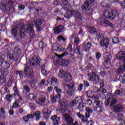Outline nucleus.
<instances>
[{"label":"nucleus","instance_id":"nucleus-42","mask_svg":"<svg viewBox=\"0 0 125 125\" xmlns=\"http://www.w3.org/2000/svg\"><path fill=\"white\" fill-rule=\"evenodd\" d=\"M1 74L3 76H7L8 75V71L6 69H1Z\"/></svg>","mask_w":125,"mask_h":125},{"label":"nucleus","instance_id":"nucleus-37","mask_svg":"<svg viewBox=\"0 0 125 125\" xmlns=\"http://www.w3.org/2000/svg\"><path fill=\"white\" fill-rule=\"evenodd\" d=\"M20 107V105L19 104V103L18 101H16L15 102L13 103V104L12 106V108H19Z\"/></svg>","mask_w":125,"mask_h":125},{"label":"nucleus","instance_id":"nucleus-63","mask_svg":"<svg viewBox=\"0 0 125 125\" xmlns=\"http://www.w3.org/2000/svg\"><path fill=\"white\" fill-rule=\"evenodd\" d=\"M43 42H42V41H40L39 42V46L40 48H42V47H43Z\"/></svg>","mask_w":125,"mask_h":125},{"label":"nucleus","instance_id":"nucleus-21","mask_svg":"<svg viewBox=\"0 0 125 125\" xmlns=\"http://www.w3.org/2000/svg\"><path fill=\"white\" fill-rule=\"evenodd\" d=\"M87 29L89 30V32L92 35H96V34H98L97 30L93 26H88Z\"/></svg>","mask_w":125,"mask_h":125},{"label":"nucleus","instance_id":"nucleus-12","mask_svg":"<svg viewBox=\"0 0 125 125\" xmlns=\"http://www.w3.org/2000/svg\"><path fill=\"white\" fill-rule=\"evenodd\" d=\"M97 22H98V23H100V24H106V25H108V26L112 27V28L114 27V25L112 23L104 18H100L97 20Z\"/></svg>","mask_w":125,"mask_h":125},{"label":"nucleus","instance_id":"nucleus-56","mask_svg":"<svg viewBox=\"0 0 125 125\" xmlns=\"http://www.w3.org/2000/svg\"><path fill=\"white\" fill-rule=\"evenodd\" d=\"M67 49L68 50V51H69V52H72V50H73V47H72V44H69L67 48Z\"/></svg>","mask_w":125,"mask_h":125},{"label":"nucleus","instance_id":"nucleus-14","mask_svg":"<svg viewBox=\"0 0 125 125\" xmlns=\"http://www.w3.org/2000/svg\"><path fill=\"white\" fill-rule=\"evenodd\" d=\"M52 47L53 50L58 51L59 52H60L61 51H64V50H65V48L62 47V46L59 45L58 43H55L53 44Z\"/></svg>","mask_w":125,"mask_h":125},{"label":"nucleus","instance_id":"nucleus-40","mask_svg":"<svg viewBox=\"0 0 125 125\" xmlns=\"http://www.w3.org/2000/svg\"><path fill=\"white\" fill-rule=\"evenodd\" d=\"M95 104L97 107L102 106V102H101L100 100H97L94 101Z\"/></svg>","mask_w":125,"mask_h":125},{"label":"nucleus","instance_id":"nucleus-58","mask_svg":"<svg viewBox=\"0 0 125 125\" xmlns=\"http://www.w3.org/2000/svg\"><path fill=\"white\" fill-rule=\"evenodd\" d=\"M92 13V9L89 8L88 10H86V14L88 15H90Z\"/></svg>","mask_w":125,"mask_h":125},{"label":"nucleus","instance_id":"nucleus-1","mask_svg":"<svg viewBox=\"0 0 125 125\" xmlns=\"http://www.w3.org/2000/svg\"><path fill=\"white\" fill-rule=\"evenodd\" d=\"M20 30L19 31V35L20 39L25 38L26 36V32L31 35L30 36V39H33L35 37L34 35V28H33V24H26L24 26V24L22 23V25L21 27H19Z\"/></svg>","mask_w":125,"mask_h":125},{"label":"nucleus","instance_id":"nucleus-15","mask_svg":"<svg viewBox=\"0 0 125 125\" xmlns=\"http://www.w3.org/2000/svg\"><path fill=\"white\" fill-rule=\"evenodd\" d=\"M63 30H64V27L62 25H60L54 28V32L56 34H60Z\"/></svg>","mask_w":125,"mask_h":125},{"label":"nucleus","instance_id":"nucleus-60","mask_svg":"<svg viewBox=\"0 0 125 125\" xmlns=\"http://www.w3.org/2000/svg\"><path fill=\"white\" fill-rule=\"evenodd\" d=\"M96 59L99 60L100 57H101V54L99 52L96 53Z\"/></svg>","mask_w":125,"mask_h":125},{"label":"nucleus","instance_id":"nucleus-61","mask_svg":"<svg viewBox=\"0 0 125 125\" xmlns=\"http://www.w3.org/2000/svg\"><path fill=\"white\" fill-rule=\"evenodd\" d=\"M87 119H88V118H87V117H84V116H83V118H82V123H86V122H87V121H88L87 120Z\"/></svg>","mask_w":125,"mask_h":125},{"label":"nucleus","instance_id":"nucleus-27","mask_svg":"<svg viewBox=\"0 0 125 125\" xmlns=\"http://www.w3.org/2000/svg\"><path fill=\"white\" fill-rule=\"evenodd\" d=\"M86 113H85V117L87 118H89L90 117V113L93 112L92 109L89 108V107H86Z\"/></svg>","mask_w":125,"mask_h":125},{"label":"nucleus","instance_id":"nucleus-9","mask_svg":"<svg viewBox=\"0 0 125 125\" xmlns=\"http://www.w3.org/2000/svg\"><path fill=\"white\" fill-rule=\"evenodd\" d=\"M22 26H23V23L20 22L18 24L15 25L14 27L12 28L11 34L13 37L16 38V37L18 36V30H17V29H19V28H20V27H22Z\"/></svg>","mask_w":125,"mask_h":125},{"label":"nucleus","instance_id":"nucleus-5","mask_svg":"<svg viewBox=\"0 0 125 125\" xmlns=\"http://www.w3.org/2000/svg\"><path fill=\"white\" fill-rule=\"evenodd\" d=\"M66 86L67 87L66 94L69 97H74L75 96V83L72 82L69 84H66Z\"/></svg>","mask_w":125,"mask_h":125},{"label":"nucleus","instance_id":"nucleus-50","mask_svg":"<svg viewBox=\"0 0 125 125\" xmlns=\"http://www.w3.org/2000/svg\"><path fill=\"white\" fill-rule=\"evenodd\" d=\"M23 89L25 90L27 93H29V92H30V88H29V86L27 85L23 86Z\"/></svg>","mask_w":125,"mask_h":125},{"label":"nucleus","instance_id":"nucleus-41","mask_svg":"<svg viewBox=\"0 0 125 125\" xmlns=\"http://www.w3.org/2000/svg\"><path fill=\"white\" fill-rule=\"evenodd\" d=\"M13 97V95H7L5 96V99L8 102H11V100L10 98H12Z\"/></svg>","mask_w":125,"mask_h":125},{"label":"nucleus","instance_id":"nucleus-38","mask_svg":"<svg viewBox=\"0 0 125 125\" xmlns=\"http://www.w3.org/2000/svg\"><path fill=\"white\" fill-rule=\"evenodd\" d=\"M6 82V78L4 76H0V83H4Z\"/></svg>","mask_w":125,"mask_h":125},{"label":"nucleus","instance_id":"nucleus-31","mask_svg":"<svg viewBox=\"0 0 125 125\" xmlns=\"http://www.w3.org/2000/svg\"><path fill=\"white\" fill-rule=\"evenodd\" d=\"M104 15L106 18H110L111 19V16H112V15H111V12L110 11H105L104 12Z\"/></svg>","mask_w":125,"mask_h":125},{"label":"nucleus","instance_id":"nucleus-57","mask_svg":"<svg viewBox=\"0 0 125 125\" xmlns=\"http://www.w3.org/2000/svg\"><path fill=\"white\" fill-rule=\"evenodd\" d=\"M45 83V80L43 79L41 81V83H38L39 85H41V86H42L44 85V84Z\"/></svg>","mask_w":125,"mask_h":125},{"label":"nucleus","instance_id":"nucleus-62","mask_svg":"<svg viewBox=\"0 0 125 125\" xmlns=\"http://www.w3.org/2000/svg\"><path fill=\"white\" fill-rule=\"evenodd\" d=\"M70 62H71L69 60H64V63L65 64V66H69Z\"/></svg>","mask_w":125,"mask_h":125},{"label":"nucleus","instance_id":"nucleus-18","mask_svg":"<svg viewBox=\"0 0 125 125\" xmlns=\"http://www.w3.org/2000/svg\"><path fill=\"white\" fill-rule=\"evenodd\" d=\"M54 89L55 90L57 93H58L57 95H56V98L58 99H60V98H61V93H62V90H61V89L58 87L57 85L54 87Z\"/></svg>","mask_w":125,"mask_h":125},{"label":"nucleus","instance_id":"nucleus-13","mask_svg":"<svg viewBox=\"0 0 125 125\" xmlns=\"http://www.w3.org/2000/svg\"><path fill=\"white\" fill-rule=\"evenodd\" d=\"M35 24H36V28L37 29V32H40V31H42V27H41V25L42 24V20L41 19H38L34 21Z\"/></svg>","mask_w":125,"mask_h":125},{"label":"nucleus","instance_id":"nucleus-33","mask_svg":"<svg viewBox=\"0 0 125 125\" xmlns=\"http://www.w3.org/2000/svg\"><path fill=\"white\" fill-rule=\"evenodd\" d=\"M51 81L53 83H55L56 84V86L58 85V84H59V80H57V78L53 77L51 79Z\"/></svg>","mask_w":125,"mask_h":125},{"label":"nucleus","instance_id":"nucleus-2","mask_svg":"<svg viewBox=\"0 0 125 125\" xmlns=\"http://www.w3.org/2000/svg\"><path fill=\"white\" fill-rule=\"evenodd\" d=\"M116 58L119 59L120 61H122L124 63L123 66L121 63H117V66L118 67L117 73L118 74H124L125 72V52L123 51H119L116 55Z\"/></svg>","mask_w":125,"mask_h":125},{"label":"nucleus","instance_id":"nucleus-30","mask_svg":"<svg viewBox=\"0 0 125 125\" xmlns=\"http://www.w3.org/2000/svg\"><path fill=\"white\" fill-rule=\"evenodd\" d=\"M68 54V52L65 51L62 55H58L57 54H55V55H56V56H57V57H58L59 58H62V57L67 56Z\"/></svg>","mask_w":125,"mask_h":125},{"label":"nucleus","instance_id":"nucleus-46","mask_svg":"<svg viewBox=\"0 0 125 125\" xmlns=\"http://www.w3.org/2000/svg\"><path fill=\"white\" fill-rule=\"evenodd\" d=\"M39 101L40 102V103H42V104H44L45 103V101L46 100L45 97H41L40 99H39Z\"/></svg>","mask_w":125,"mask_h":125},{"label":"nucleus","instance_id":"nucleus-23","mask_svg":"<svg viewBox=\"0 0 125 125\" xmlns=\"http://www.w3.org/2000/svg\"><path fill=\"white\" fill-rule=\"evenodd\" d=\"M111 58H112V56L110 54L105 56L104 57V63L107 65L111 64Z\"/></svg>","mask_w":125,"mask_h":125},{"label":"nucleus","instance_id":"nucleus-22","mask_svg":"<svg viewBox=\"0 0 125 125\" xmlns=\"http://www.w3.org/2000/svg\"><path fill=\"white\" fill-rule=\"evenodd\" d=\"M61 105V111L62 112H65L66 110H67V104H66V102L65 101H62L60 103Z\"/></svg>","mask_w":125,"mask_h":125},{"label":"nucleus","instance_id":"nucleus-39","mask_svg":"<svg viewBox=\"0 0 125 125\" xmlns=\"http://www.w3.org/2000/svg\"><path fill=\"white\" fill-rule=\"evenodd\" d=\"M110 100V105L112 107H114V105L117 103V100L115 99H109Z\"/></svg>","mask_w":125,"mask_h":125},{"label":"nucleus","instance_id":"nucleus-19","mask_svg":"<svg viewBox=\"0 0 125 125\" xmlns=\"http://www.w3.org/2000/svg\"><path fill=\"white\" fill-rule=\"evenodd\" d=\"M13 53H14L17 58H19V56L21 55V49H20L18 47L15 46L13 51Z\"/></svg>","mask_w":125,"mask_h":125},{"label":"nucleus","instance_id":"nucleus-44","mask_svg":"<svg viewBox=\"0 0 125 125\" xmlns=\"http://www.w3.org/2000/svg\"><path fill=\"white\" fill-rule=\"evenodd\" d=\"M81 46H78L75 48L74 51L77 54H81Z\"/></svg>","mask_w":125,"mask_h":125},{"label":"nucleus","instance_id":"nucleus-24","mask_svg":"<svg viewBox=\"0 0 125 125\" xmlns=\"http://www.w3.org/2000/svg\"><path fill=\"white\" fill-rule=\"evenodd\" d=\"M91 43L90 42H88L86 44L83 45V49L85 50V51H88L90 49V48L92 46Z\"/></svg>","mask_w":125,"mask_h":125},{"label":"nucleus","instance_id":"nucleus-3","mask_svg":"<svg viewBox=\"0 0 125 125\" xmlns=\"http://www.w3.org/2000/svg\"><path fill=\"white\" fill-rule=\"evenodd\" d=\"M14 3L11 0H7L5 3L3 0H0V9L9 12L13 7Z\"/></svg>","mask_w":125,"mask_h":125},{"label":"nucleus","instance_id":"nucleus-47","mask_svg":"<svg viewBox=\"0 0 125 125\" xmlns=\"http://www.w3.org/2000/svg\"><path fill=\"white\" fill-rule=\"evenodd\" d=\"M112 42L113 43H118V42H120V40L117 37H113L112 38Z\"/></svg>","mask_w":125,"mask_h":125},{"label":"nucleus","instance_id":"nucleus-6","mask_svg":"<svg viewBox=\"0 0 125 125\" xmlns=\"http://www.w3.org/2000/svg\"><path fill=\"white\" fill-rule=\"evenodd\" d=\"M88 80L92 81L95 84H97L100 82L99 76L94 72L88 74Z\"/></svg>","mask_w":125,"mask_h":125},{"label":"nucleus","instance_id":"nucleus-8","mask_svg":"<svg viewBox=\"0 0 125 125\" xmlns=\"http://www.w3.org/2000/svg\"><path fill=\"white\" fill-rule=\"evenodd\" d=\"M23 74L25 75L26 78L30 80H32L34 78V71H33V69H30L29 66L25 67Z\"/></svg>","mask_w":125,"mask_h":125},{"label":"nucleus","instance_id":"nucleus-28","mask_svg":"<svg viewBox=\"0 0 125 125\" xmlns=\"http://www.w3.org/2000/svg\"><path fill=\"white\" fill-rule=\"evenodd\" d=\"M7 56L9 60H15V61H17V58H18L17 57H14V56L12 53H8Z\"/></svg>","mask_w":125,"mask_h":125},{"label":"nucleus","instance_id":"nucleus-49","mask_svg":"<svg viewBox=\"0 0 125 125\" xmlns=\"http://www.w3.org/2000/svg\"><path fill=\"white\" fill-rule=\"evenodd\" d=\"M61 40H62V41H63V42H65V41H66V39H65V38L63 37V36L62 35H60V36H59L58 37V41L60 42V41H61Z\"/></svg>","mask_w":125,"mask_h":125},{"label":"nucleus","instance_id":"nucleus-48","mask_svg":"<svg viewBox=\"0 0 125 125\" xmlns=\"http://www.w3.org/2000/svg\"><path fill=\"white\" fill-rule=\"evenodd\" d=\"M119 80L121 82V83H123V84H125V77H124V76H120L119 77Z\"/></svg>","mask_w":125,"mask_h":125},{"label":"nucleus","instance_id":"nucleus-20","mask_svg":"<svg viewBox=\"0 0 125 125\" xmlns=\"http://www.w3.org/2000/svg\"><path fill=\"white\" fill-rule=\"evenodd\" d=\"M109 42H110V40L109 39H105L101 40L100 44L101 46H104V45L105 46H106V47H107V46L109 45Z\"/></svg>","mask_w":125,"mask_h":125},{"label":"nucleus","instance_id":"nucleus-7","mask_svg":"<svg viewBox=\"0 0 125 125\" xmlns=\"http://www.w3.org/2000/svg\"><path fill=\"white\" fill-rule=\"evenodd\" d=\"M68 13L70 15H74L77 20L79 21H83V15L79 11L76 10H69L68 11Z\"/></svg>","mask_w":125,"mask_h":125},{"label":"nucleus","instance_id":"nucleus-55","mask_svg":"<svg viewBox=\"0 0 125 125\" xmlns=\"http://www.w3.org/2000/svg\"><path fill=\"white\" fill-rule=\"evenodd\" d=\"M43 114L44 115L45 118L47 117V108H44L43 110Z\"/></svg>","mask_w":125,"mask_h":125},{"label":"nucleus","instance_id":"nucleus-34","mask_svg":"<svg viewBox=\"0 0 125 125\" xmlns=\"http://www.w3.org/2000/svg\"><path fill=\"white\" fill-rule=\"evenodd\" d=\"M89 5H90V4L86 1V2H85L83 5V6H82V8L83 10H85L86 8H88Z\"/></svg>","mask_w":125,"mask_h":125},{"label":"nucleus","instance_id":"nucleus-32","mask_svg":"<svg viewBox=\"0 0 125 125\" xmlns=\"http://www.w3.org/2000/svg\"><path fill=\"white\" fill-rule=\"evenodd\" d=\"M16 75H17V76H19L20 79H23V71L17 70L16 71Z\"/></svg>","mask_w":125,"mask_h":125},{"label":"nucleus","instance_id":"nucleus-16","mask_svg":"<svg viewBox=\"0 0 125 125\" xmlns=\"http://www.w3.org/2000/svg\"><path fill=\"white\" fill-rule=\"evenodd\" d=\"M114 111L115 113H121L124 111V106L121 104H117L114 107Z\"/></svg>","mask_w":125,"mask_h":125},{"label":"nucleus","instance_id":"nucleus-10","mask_svg":"<svg viewBox=\"0 0 125 125\" xmlns=\"http://www.w3.org/2000/svg\"><path fill=\"white\" fill-rule=\"evenodd\" d=\"M29 63L30 66H38L41 63V61L40 58L33 57L29 60Z\"/></svg>","mask_w":125,"mask_h":125},{"label":"nucleus","instance_id":"nucleus-17","mask_svg":"<svg viewBox=\"0 0 125 125\" xmlns=\"http://www.w3.org/2000/svg\"><path fill=\"white\" fill-rule=\"evenodd\" d=\"M51 120L53 121L54 125H58L60 124V117H57V115L52 116Z\"/></svg>","mask_w":125,"mask_h":125},{"label":"nucleus","instance_id":"nucleus-43","mask_svg":"<svg viewBox=\"0 0 125 125\" xmlns=\"http://www.w3.org/2000/svg\"><path fill=\"white\" fill-rule=\"evenodd\" d=\"M84 107V105L83 104L81 103H80L79 105L78 106V109L80 112H82L83 111V107Z\"/></svg>","mask_w":125,"mask_h":125},{"label":"nucleus","instance_id":"nucleus-59","mask_svg":"<svg viewBox=\"0 0 125 125\" xmlns=\"http://www.w3.org/2000/svg\"><path fill=\"white\" fill-rule=\"evenodd\" d=\"M3 65H4L6 69H7V68H9L10 64L7 62H3L2 63V66Z\"/></svg>","mask_w":125,"mask_h":125},{"label":"nucleus","instance_id":"nucleus-64","mask_svg":"<svg viewBox=\"0 0 125 125\" xmlns=\"http://www.w3.org/2000/svg\"><path fill=\"white\" fill-rule=\"evenodd\" d=\"M122 8H125V0L123 1L120 3Z\"/></svg>","mask_w":125,"mask_h":125},{"label":"nucleus","instance_id":"nucleus-51","mask_svg":"<svg viewBox=\"0 0 125 125\" xmlns=\"http://www.w3.org/2000/svg\"><path fill=\"white\" fill-rule=\"evenodd\" d=\"M35 97H35V95H34V94H29L28 96V98L30 99V100H34Z\"/></svg>","mask_w":125,"mask_h":125},{"label":"nucleus","instance_id":"nucleus-35","mask_svg":"<svg viewBox=\"0 0 125 125\" xmlns=\"http://www.w3.org/2000/svg\"><path fill=\"white\" fill-rule=\"evenodd\" d=\"M44 68H45V64H43V65L42 66L41 72H42V73L44 76H46V75H47V71H46V70L45 69H44Z\"/></svg>","mask_w":125,"mask_h":125},{"label":"nucleus","instance_id":"nucleus-36","mask_svg":"<svg viewBox=\"0 0 125 125\" xmlns=\"http://www.w3.org/2000/svg\"><path fill=\"white\" fill-rule=\"evenodd\" d=\"M96 111L98 112V113H102V111L104 110V107L102 106V105H101L100 106H98L95 108Z\"/></svg>","mask_w":125,"mask_h":125},{"label":"nucleus","instance_id":"nucleus-4","mask_svg":"<svg viewBox=\"0 0 125 125\" xmlns=\"http://www.w3.org/2000/svg\"><path fill=\"white\" fill-rule=\"evenodd\" d=\"M58 77H59V78H62L66 83H70V82L73 80V77L71 73L66 72L63 70L59 71Z\"/></svg>","mask_w":125,"mask_h":125},{"label":"nucleus","instance_id":"nucleus-25","mask_svg":"<svg viewBox=\"0 0 125 125\" xmlns=\"http://www.w3.org/2000/svg\"><path fill=\"white\" fill-rule=\"evenodd\" d=\"M33 115L34 117H36V121H39L40 119L42 118V117L41 116V111H36L33 114Z\"/></svg>","mask_w":125,"mask_h":125},{"label":"nucleus","instance_id":"nucleus-45","mask_svg":"<svg viewBox=\"0 0 125 125\" xmlns=\"http://www.w3.org/2000/svg\"><path fill=\"white\" fill-rule=\"evenodd\" d=\"M77 103H78V102H77V100L76 99L73 100L70 104V106L71 107H74V106H76L77 105Z\"/></svg>","mask_w":125,"mask_h":125},{"label":"nucleus","instance_id":"nucleus-54","mask_svg":"<svg viewBox=\"0 0 125 125\" xmlns=\"http://www.w3.org/2000/svg\"><path fill=\"white\" fill-rule=\"evenodd\" d=\"M83 84L81 83L78 86V90H79V91H82L83 90Z\"/></svg>","mask_w":125,"mask_h":125},{"label":"nucleus","instance_id":"nucleus-11","mask_svg":"<svg viewBox=\"0 0 125 125\" xmlns=\"http://www.w3.org/2000/svg\"><path fill=\"white\" fill-rule=\"evenodd\" d=\"M63 117L64 118L65 121L66 122L68 125H73L74 123V119H73V117L71 116L70 114L66 113L65 114L63 115Z\"/></svg>","mask_w":125,"mask_h":125},{"label":"nucleus","instance_id":"nucleus-52","mask_svg":"<svg viewBox=\"0 0 125 125\" xmlns=\"http://www.w3.org/2000/svg\"><path fill=\"white\" fill-rule=\"evenodd\" d=\"M51 100H52L53 103H55V102H56L57 99H58L56 97V96H54L53 95L51 96Z\"/></svg>","mask_w":125,"mask_h":125},{"label":"nucleus","instance_id":"nucleus-26","mask_svg":"<svg viewBox=\"0 0 125 125\" xmlns=\"http://www.w3.org/2000/svg\"><path fill=\"white\" fill-rule=\"evenodd\" d=\"M62 6H64V7L63 8L64 10H67V11H69L68 9V7H67V6H68V0H62Z\"/></svg>","mask_w":125,"mask_h":125},{"label":"nucleus","instance_id":"nucleus-53","mask_svg":"<svg viewBox=\"0 0 125 125\" xmlns=\"http://www.w3.org/2000/svg\"><path fill=\"white\" fill-rule=\"evenodd\" d=\"M79 42H80V39L79 38L75 37L74 41V44H79Z\"/></svg>","mask_w":125,"mask_h":125},{"label":"nucleus","instance_id":"nucleus-29","mask_svg":"<svg viewBox=\"0 0 125 125\" xmlns=\"http://www.w3.org/2000/svg\"><path fill=\"white\" fill-rule=\"evenodd\" d=\"M119 12L117 10H113L111 12V19H115L116 16L118 15Z\"/></svg>","mask_w":125,"mask_h":125}]
</instances>
